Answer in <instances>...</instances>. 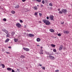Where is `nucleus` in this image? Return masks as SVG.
I'll return each mask as SVG.
<instances>
[{
	"mask_svg": "<svg viewBox=\"0 0 72 72\" xmlns=\"http://www.w3.org/2000/svg\"><path fill=\"white\" fill-rule=\"evenodd\" d=\"M43 21L44 23H45L46 25H49L50 24V22L47 20H44Z\"/></svg>",
	"mask_w": 72,
	"mask_h": 72,
	"instance_id": "obj_1",
	"label": "nucleus"
},
{
	"mask_svg": "<svg viewBox=\"0 0 72 72\" xmlns=\"http://www.w3.org/2000/svg\"><path fill=\"white\" fill-rule=\"evenodd\" d=\"M49 57L51 60H54L55 59V57L53 56L49 55Z\"/></svg>",
	"mask_w": 72,
	"mask_h": 72,
	"instance_id": "obj_2",
	"label": "nucleus"
},
{
	"mask_svg": "<svg viewBox=\"0 0 72 72\" xmlns=\"http://www.w3.org/2000/svg\"><path fill=\"white\" fill-rule=\"evenodd\" d=\"M16 25L18 28H21L22 27V25L19 23H17Z\"/></svg>",
	"mask_w": 72,
	"mask_h": 72,
	"instance_id": "obj_3",
	"label": "nucleus"
},
{
	"mask_svg": "<svg viewBox=\"0 0 72 72\" xmlns=\"http://www.w3.org/2000/svg\"><path fill=\"white\" fill-rule=\"evenodd\" d=\"M61 11L62 12V13H64V14H66V13H67V9H63L61 10Z\"/></svg>",
	"mask_w": 72,
	"mask_h": 72,
	"instance_id": "obj_4",
	"label": "nucleus"
},
{
	"mask_svg": "<svg viewBox=\"0 0 72 72\" xmlns=\"http://www.w3.org/2000/svg\"><path fill=\"white\" fill-rule=\"evenodd\" d=\"M23 49L24 50H25L26 51H30V49L26 48H23Z\"/></svg>",
	"mask_w": 72,
	"mask_h": 72,
	"instance_id": "obj_5",
	"label": "nucleus"
},
{
	"mask_svg": "<svg viewBox=\"0 0 72 72\" xmlns=\"http://www.w3.org/2000/svg\"><path fill=\"white\" fill-rule=\"evenodd\" d=\"M2 31H3L4 32H5L6 33V34H7L8 32V31L4 29H2Z\"/></svg>",
	"mask_w": 72,
	"mask_h": 72,
	"instance_id": "obj_6",
	"label": "nucleus"
},
{
	"mask_svg": "<svg viewBox=\"0 0 72 72\" xmlns=\"http://www.w3.org/2000/svg\"><path fill=\"white\" fill-rule=\"evenodd\" d=\"M53 18H54V16L52 15H51L50 16V19L51 20L53 21Z\"/></svg>",
	"mask_w": 72,
	"mask_h": 72,
	"instance_id": "obj_7",
	"label": "nucleus"
},
{
	"mask_svg": "<svg viewBox=\"0 0 72 72\" xmlns=\"http://www.w3.org/2000/svg\"><path fill=\"white\" fill-rule=\"evenodd\" d=\"M29 37H33L34 35L32 34H29Z\"/></svg>",
	"mask_w": 72,
	"mask_h": 72,
	"instance_id": "obj_8",
	"label": "nucleus"
},
{
	"mask_svg": "<svg viewBox=\"0 0 72 72\" xmlns=\"http://www.w3.org/2000/svg\"><path fill=\"white\" fill-rule=\"evenodd\" d=\"M37 42H39V41H41V39L40 38H38L37 39Z\"/></svg>",
	"mask_w": 72,
	"mask_h": 72,
	"instance_id": "obj_9",
	"label": "nucleus"
},
{
	"mask_svg": "<svg viewBox=\"0 0 72 72\" xmlns=\"http://www.w3.org/2000/svg\"><path fill=\"white\" fill-rule=\"evenodd\" d=\"M62 48H63V46L60 45V46L59 50H62Z\"/></svg>",
	"mask_w": 72,
	"mask_h": 72,
	"instance_id": "obj_10",
	"label": "nucleus"
},
{
	"mask_svg": "<svg viewBox=\"0 0 72 72\" xmlns=\"http://www.w3.org/2000/svg\"><path fill=\"white\" fill-rule=\"evenodd\" d=\"M50 31L51 32H54V30L53 29H50Z\"/></svg>",
	"mask_w": 72,
	"mask_h": 72,
	"instance_id": "obj_11",
	"label": "nucleus"
},
{
	"mask_svg": "<svg viewBox=\"0 0 72 72\" xmlns=\"http://www.w3.org/2000/svg\"><path fill=\"white\" fill-rule=\"evenodd\" d=\"M9 41V39L7 38L5 40V42H8Z\"/></svg>",
	"mask_w": 72,
	"mask_h": 72,
	"instance_id": "obj_12",
	"label": "nucleus"
},
{
	"mask_svg": "<svg viewBox=\"0 0 72 72\" xmlns=\"http://www.w3.org/2000/svg\"><path fill=\"white\" fill-rule=\"evenodd\" d=\"M34 10H37V6H35L34 7Z\"/></svg>",
	"mask_w": 72,
	"mask_h": 72,
	"instance_id": "obj_13",
	"label": "nucleus"
},
{
	"mask_svg": "<svg viewBox=\"0 0 72 72\" xmlns=\"http://www.w3.org/2000/svg\"><path fill=\"white\" fill-rule=\"evenodd\" d=\"M64 33H69V32L68 31H64Z\"/></svg>",
	"mask_w": 72,
	"mask_h": 72,
	"instance_id": "obj_14",
	"label": "nucleus"
},
{
	"mask_svg": "<svg viewBox=\"0 0 72 72\" xmlns=\"http://www.w3.org/2000/svg\"><path fill=\"white\" fill-rule=\"evenodd\" d=\"M20 58H25V56L24 55H21Z\"/></svg>",
	"mask_w": 72,
	"mask_h": 72,
	"instance_id": "obj_15",
	"label": "nucleus"
},
{
	"mask_svg": "<svg viewBox=\"0 0 72 72\" xmlns=\"http://www.w3.org/2000/svg\"><path fill=\"white\" fill-rule=\"evenodd\" d=\"M1 65L3 68H5V65H4L3 64H2Z\"/></svg>",
	"mask_w": 72,
	"mask_h": 72,
	"instance_id": "obj_16",
	"label": "nucleus"
},
{
	"mask_svg": "<svg viewBox=\"0 0 72 72\" xmlns=\"http://www.w3.org/2000/svg\"><path fill=\"white\" fill-rule=\"evenodd\" d=\"M7 69L8 71H11L12 70V68H7Z\"/></svg>",
	"mask_w": 72,
	"mask_h": 72,
	"instance_id": "obj_17",
	"label": "nucleus"
},
{
	"mask_svg": "<svg viewBox=\"0 0 72 72\" xmlns=\"http://www.w3.org/2000/svg\"><path fill=\"white\" fill-rule=\"evenodd\" d=\"M6 34H7V35H6V36L7 37H10V35H9V33H7Z\"/></svg>",
	"mask_w": 72,
	"mask_h": 72,
	"instance_id": "obj_18",
	"label": "nucleus"
},
{
	"mask_svg": "<svg viewBox=\"0 0 72 72\" xmlns=\"http://www.w3.org/2000/svg\"><path fill=\"white\" fill-rule=\"evenodd\" d=\"M12 36H14V35H15V32H13L12 33Z\"/></svg>",
	"mask_w": 72,
	"mask_h": 72,
	"instance_id": "obj_19",
	"label": "nucleus"
},
{
	"mask_svg": "<svg viewBox=\"0 0 72 72\" xmlns=\"http://www.w3.org/2000/svg\"><path fill=\"white\" fill-rule=\"evenodd\" d=\"M14 40L15 42H17V41H18V39H14Z\"/></svg>",
	"mask_w": 72,
	"mask_h": 72,
	"instance_id": "obj_20",
	"label": "nucleus"
},
{
	"mask_svg": "<svg viewBox=\"0 0 72 72\" xmlns=\"http://www.w3.org/2000/svg\"><path fill=\"white\" fill-rule=\"evenodd\" d=\"M12 13V14H14V13H15V11H12L11 12Z\"/></svg>",
	"mask_w": 72,
	"mask_h": 72,
	"instance_id": "obj_21",
	"label": "nucleus"
},
{
	"mask_svg": "<svg viewBox=\"0 0 72 72\" xmlns=\"http://www.w3.org/2000/svg\"><path fill=\"white\" fill-rule=\"evenodd\" d=\"M58 13H59V14H62L63 12H62V11H60L58 12Z\"/></svg>",
	"mask_w": 72,
	"mask_h": 72,
	"instance_id": "obj_22",
	"label": "nucleus"
},
{
	"mask_svg": "<svg viewBox=\"0 0 72 72\" xmlns=\"http://www.w3.org/2000/svg\"><path fill=\"white\" fill-rule=\"evenodd\" d=\"M51 46L52 47H55V45H54V44H51Z\"/></svg>",
	"mask_w": 72,
	"mask_h": 72,
	"instance_id": "obj_23",
	"label": "nucleus"
},
{
	"mask_svg": "<svg viewBox=\"0 0 72 72\" xmlns=\"http://www.w3.org/2000/svg\"><path fill=\"white\" fill-rule=\"evenodd\" d=\"M53 51L55 52V53H56L57 52V50L55 49H54L53 50Z\"/></svg>",
	"mask_w": 72,
	"mask_h": 72,
	"instance_id": "obj_24",
	"label": "nucleus"
},
{
	"mask_svg": "<svg viewBox=\"0 0 72 72\" xmlns=\"http://www.w3.org/2000/svg\"><path fill=\"white\" fill-rule=\"evenodd\" d=\"M41 68L44 70H45V67H44L42 66V67H41Z\"/></svg>",
	"mask_w": 72,
	"mask_h": 72,
	"instance_id": "obj_25",
	"label": "nucleus"
},
{
	"mask_svg": "<svg viewBox=\"0 0 72 72\" xmlns=\"http://www.w3.org/2000/svg\"><path fill=\"white\" fill-rule=\"evenodd\" d=\"M19 6V5H17V6H16L15 7V8H17V9L18 8Z\"/></svg>",
	"mask_w": 72,
	"mask_h": 72,
	"instance_id": "obj_26",
	"label": "nucleus"
},
{
	"mask_svg": "<svg viewBox=\"0 0 72 72\" xmlns=\"http://www.w3.org/2000/svg\"><path fill=\"white\" fill-rule=\"evenodd\" d=\"M3 21H4V22H6V19L5 18H4L3 19Z\"/></svg>",
	"mask_w": 72,
	"mask_h": 72,
	"instance_id": "obj_27",
	"label": "nucleus"
},
{
	"mask_svg": "<svg viewBox=\"0 0 72 72\" xmlns=\"http://www.w3.org/2000/svg\"><path fill=\"white\" fill-rule=\"evenodd\" d=\"M50 6H53V4L51 3H50L49 4Z\"/></svg>",
	"mask_w": 72,
	"mask_h": 72,
	"instance_id": "obj_28",
	"label": "nucleus"
},
{
	"mask_svg": "<svg viewBox=\"0 0 72 72\" xmlns=\"http://www.w3.org/2000/svg\"><path fill=\"white\" fill-rule=\"evenodd\" d=\"M34 15H37V12H35L34 14Z\"/></svg>",
	"mask_w": 72,
	"mask_h": 72,
	"instance_id": "obj_29",
	"label": "nucleus"
},
{
	"mask_svg": "<svg viewBox=\"0 0 72 72\" xmlns=\"http://www.w3.org/2000/svg\"><path fill=\"white\" fill-rule=\"evenodd\" d=\"M39 16H40V17H41V16H42V14L41 13H39Z\"/></svg>",
	"mask_w": 72,
	"mask_h": 72,
	"instance_id": "obj_30",
	"label": "nucleus"
},
{
	"mask_svg": "<svg viewBox=\"0 0 72 72\" xmlns=\"http://www.w3.org/2000/svg\"><path fill=\"white\" fill-rule=\"evenodd\" d=\"M58 36H61V35H60V33L58 34H57Z\"/></svg>",
	"mask_w": 72,
	"mask_h": 72,
	"instance_id": "obj_31",
	"label": "nucleus"
},
{
	"mask_svg": "<svg viewBox=\"0 0 72 72\" xmlns=\"http://www.w3.org/2000/svg\"><path fill=\"white\" fill-rule=\"evenodd\" d=\"M42 4H44V3H45V2H44V1L43 0L42 1Z\"/></svg>",
	"mask_w": 72,
	"mask_h": 72,
	"instance_id": "obj_32",
	"label": "nucleus"
},
{
	"mask_svg": "<svg viewBox=\"0 0 72 72\" xmlns=\"http://www.w3.org/2000/svg\"><path fill=\"white\" fill-rule=\"evenodd\" d=\"M20 23H23V21L21 20H20Z\"/></svg>",
	"mask_w": 72,
	"mask_h": 72,
	"instance_id": "obj_33",
	"label": "nucleus"
},
{
	"mask_svg": "<svg viewBox=\"0 0 72 72\" xmlns=\"http://www.w3.org/2000/svg\"><path fill=\"white\" fill-rule=\"evenodd\" d=\"M40 52H43L44 51V50H40Z\"/></svg>",
	"mask_w": 72,
	"mask_h": 72,
	"instance_id": "obj_34",
	"label": "nucleus"
},
{
	"mask_svg": "<svg viewBox=\"0 0 72 72\" xmlns=\"http://www.w3.org/2000/svg\"><path fill=\"white\" fill-rule=\"evenodd\" d=\"M37 1H38V2H41V0H37Z\"/></svg>",
	"mask_w": 72,
	"mask_h": 72,
	"instance_id": "obj_35",
	"label": "nucleus"
},
{
	"mask_svg": "<svg viewBox=\"0 0 72 72\" xmlns=\"http://www.w3.org/2000/svg\"><path fill=\"white\" fill-rule=\"evenodd\" d=\"M55 72H59V70H56L55 71Z\"/></svg>",
	"mask_w": 72,
	"mask_h": 72,
	"instance_id": "obj_36",
	"label": "nucleus"
},
{
	"mask_svg": "<svg viewBox=\"0 0 72 72\" xmlns=\"http://www.w3.org/2000/svg\"><path fill=\"white\" fill-rule=\"evenodd\" d=\"M40 54H43V52H40V53H39Z\"/></svg>",
	"mask_w": 72,
	"mask_h": 72,
	"instance_id": "obj_37",
	"label": "nucleus"
},
{
	"mask_svg": "<svg viewBox=\"0 0 72 72\" xmlns=\"http://www.w3.org/2000/svg\"><path fill=\"white\" fill-rule=\"evenodd\" d=\"M57 10L58 11H60V8H58Z\"/></svg>",
	"mask_w": 72,
	"mask_h": 72,
	"instance_id": "obj_38",
	"label": "nucleus"
},
{
	"mask_svg": "<svg viewBox=\"0 0 72 72\" xmlns=\"http://www.w3.org/2000/svg\"><path fill=\"white\" fill-rule=\"evenodd\" d=\"M5 50H4V49L3 48L2 49V51H4Z\"/></svg>",
	"mask_w": 72,
	"mask_h": 72,
	"instance_id": "obj_39",
	"label": "nucleus"
},
{
	"mask_svg": "<svg viewBox=\"0 0 72 72\" xmlns=\"http://www.w3.org/2000/svg\"><path fill=\"white\" fill-rule=\"evenodd\" d=\"M15 72V71L14 70L12 69V72Z\"/></svg>",
	"mask_w": 72,
	"mask_h": 72,
	"instance_id": "obj_40",
	"label": "nucleus"
},
{
	"mask_svg": "<svg viewBox=\"0 0 72 72\" xmlns=\"http://www.w3.org/2000/svg\"><path fill=\"white\" fill-rule=\"evenodd\" d=\"M49 17H46V19H49Z\"/></svg>",
	"mask_w": 72,
	"mask_h": 72,
	"instance_id": "obj_41",
	"label": "nucleus"
},
{
	"mask_svg": "<svg viewBox=\"0 0 72 72\" xmlns=\"http://www.w3.org/2000/svg\"><path fill=\"white\" fill-rule=\"evenodd\" d=\"M64 23V22H61V24H63V23Z\"/></svg>",
	"mask_w": 72,
	"mask_h": 72,
	"instance_id": "obj_42",
	"label": "nucleus"
},
{
	"mask_svg": "<svg viewBox=\"0 0 72 72\" xmlns=\"http://www.w3.org/2000/svg\"><path fill=\"white\" fill-rule=\"evenodd\" d=\"M26 0H22V2H24V1H25Z\"/></svg>",
	"mask_w": 72,
	"mask_h": 72,
	"instance_id": "obj_43",
	"label": "nucleus"
},
{
	"mask_svg": "<svg viewBox=\"0 0 72 72\" xmlns=\"http://www.w3.org/2000/svg\"><path fill=\"white\" fill-rule=\"evenodd\" d=\"M8 48H9V49H11V47L9 46L8 47Z\"/></svg>",
	"mask_w": 72,
	"mask_h": 72,
	"instance_id": "obj_44",
	"label": "nucleus"
},
{
	"mask_svg": "<svg viewBox=\"0 0 72 72\" xmlns=\"http://www.w3.org/2000/svg\"><path fill=\"white\" fill-rule=\"evenodd\" d=\"M40 6H41V7H43V5L41 4V5H40Z\"/></svg>",
	"mask_w": 72,
	"mask_h": 72,
	"instance_id": "obj_45",
	"label": "nucleus"
},
{
	"mask_svg": "<svg viewBox=\"0 0 72 72\" xmlns=\"http://www.w3.org/2000/svg\"><path fill=\"white\" fill-rule=\"evenodd\" d=\"M56 38H57V37H53L54 39H56Z\"/></svg>",
	"mask_w": 72,
	"mask_h": 72,
	"instance_id": "obj_46",
	"label": "nucleus"
},
{
	"mask_svg": "<svg viewBox=\"0 0 72 72\" xmlns=\"http://www.w3.org/2000/svg\"><path fill=\"white\" fill-rule=\"evenodd\" d=\"M6 53L7 54H9V53L8 52H6Z\"/></svg>",
	"mask_w": 72,
	"mask_h": 72,
	"instance_id": "obj_47",
	"label": "nucleus"
},
{
	"mask_svg": "<svg viewBox=\"0 0 72 72\" xmlns=\"http://www.w3.org/2000/svg\"><path fill=\"white\" fill-rule=\"evenodd\" d=\"M39 23H41V21H39Z\"/></svg>",
	"mask_w": 72,
	"mask_h": 72,
	"instance_id": "obj_48",
	"label": "nucleus"
},
{
	"mask_svg": "<svg viewBox=\"0 0 72 72\" xmlns=\"http://www.w3.org/2000/svg\"><path fill=\"white\" fill-rule=\"evenodd\" d=\"M40 66V67H41V66H42V65H40V64H39Z\"/></svg>",
	"mask_w": 72,
	"mask_h": 72,
	"instance_id": "obj_49",
	"label": "nucleus"
},
{
	"mask_svg": "<svg viewBox=\"0 0 72 72\" xmlns=\"http://www.w3.org/2000/svg\"><path fill=\"white\" fill-rule=\"evenodd\" d=\"M50 9H52L53 8H52V7H51V8H50Z\"/></svg>",
	"mask_w": 72,
	"mask_h": 72,
	"instance_id": "obj_50",
	"label": "nucleus"
},
{
	"mask_svg": "<svg viewBox=\"0 0 72 72\" xmlns=\"http://www.w3.org/2000/svg\"><path fill=\"white\" fill-rule=\"evenodd\" d=\"M37 46H40L39 45H37Z\"/></svg>",
	"mask_w": 72,
	"mask_h": 72,
	"instance_id": "obj_51",
	"label": "nucleus"
},
{
	"mask_svg": "<svg viewBox=\"0 0 72 72\" xmlns=\"http://www.w3.org/2000/svg\"><path fill=\"white\" fill-rule=\"evenodd\" d=\"M26 68V69H28V68H27V67Z\"/></svg>",
	"mask_w": 72,
	"mask_h": 72,
	"instance_id": "obj_52",
	"label": "nucleus"
},
{
	"mask_svg": "<svg viewBox=\"0 0 72 72\" xmlns=\"http://www.w3.org/2000/svg\"><path fill=\"white\" fill-rule=\"evenodd\" d=\"M42 47H41V49H42Z\"/></svg>",
	"mask_w": 72,
	"mask_h": 72,
	"instance_id": "obj_53",
	"label": "nucleus"
},
{
	"mask_svg": "<svg viewBox=\"0 0 72 72\" xmlns=\"http://www.w3.org/2000/svg\"><path fill=\"white\" fill-rule=\"evenodd\" d=\"M47 58H49V56H47Z\"/></svg>",
	"mask_w": 72,
	"mask_h": 72,
	"instance_id": "obj_54",
	"label": "nucleus"
},
{
	"mask_svg": "<svg viewBox=\"0 0 72 72\" xmlns=\"http://www.w3.org/2000/svg\"><path fill=\"white\" fill-rule=\"evenodd\" d=\"M37 6H39V5H37Z\"/></svg>",
	"mask_w": 72,
	"mask_h": 72,
	"instance_id": "obj_55",
	"label": "nucleus"
}]
</instances>
